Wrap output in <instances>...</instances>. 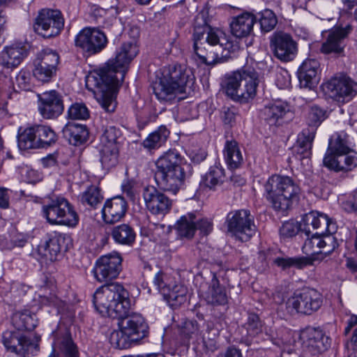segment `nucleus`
I'll return each mask as SVG.
<instances>
[{
	"label": "nucleus",
	"mask_w": 357,
	"mask_h": 357,
	"mask_svg": "<svg viewBox=\"0 0 357 357\" xmlns=\"http://www.w3.org/2000/svg\"><path fill=\"white\" fill-rule=\"evenodd\" d=\"M255 22L253 15L245 13L234 18L230 24L232 34L236 38L248 36L252 31Z\"/></svg>",
	"instance_id": "30"
},
{
	"label": "nucleus",
	"mask_w": 357,
	"mask_h": 357,
	"mask_svg": "<svg viewBox=\"0 0 357 357\" xmlns=\"http://www.w3.org/2000/svg\"><path fill=\"white\" fill-rule=\"evenodd\" d=\"M40 112H63V101L61 95L55 90L38 94Z\"/></svg>",
	"instance_id": "28"
},
{
	"label": "nucleus",
	"mask_w": 357,
	"mask_h": 357,
	"mask_svg": "<svg viewBox=\"0 0 357 357\" xmlns=\"http://www.w3.org/2000/svg\"><path fill=\"white\" fill-rule=\"evenodd\" d=\"M336 238L331 235H326L321 236V245L319 249L321 252L319 253L324 255H329L337 247Z\"/></svg>",
	"instance_id": "54"
},
{
	"label": "nucleus",
	"mask_w": 357,
	"mask_h": 357,
	"mask_svg": "<svg viewBox=\"0 0 357 357\" xmlns=\"http://www.w3.org/2000/svg\"><path fill=\"white\" fill-rule=\"evenodd\" d=\"M196 230L198 229L204 235H208L213 229V224L207 218L195 219Z\"/></svg>",
	"instance_id": "60"
},
{
	"label": "nucleus",
	"mask_w": 357,
	"mask_h": 357,
	"mask_svg": "<svg viewBox=\"0 0 357 357\" xmlns=\"http://www.w3.org/2000/svg\"><path fill=\"white\" fill-rule=\"evenodd\" d=\"M64 26V19L59 10L49 8L39 11L35 20V31L45 38L58 36Z\"/></svg>",
	"instance_id": "11"
},
{
	"label": "nucleus",
	"mask_w": 357,
	"mask_h": 357,
	"mask_svg": "<svg viewBox=\"0 0 357 357\" xmlns=\"http://www.w3.org/2000/svg\"><path fill=\"white\" fill-rule=\"evenodd\" d=\"M323 296L312 288H303L288 298L286 306L290 314L301 313L310 315L322 305Z\"/></svg>",
	"instance_id": "9"
},
{
	"label": "nucleus",
	"mask_w": 357,
	"mask_h": 357,
	"mask_svg": "<svg viewBox=\"0 0 357 357\" xmlns=\"http://www.w3.org/2000/svg\"><path fill=\"white\" fill-rule=\"evenodd\" d=\"M206 326V332L208 335V339L213 340L219 335V329L215 327V324L213 321H207Z\"/></svg>",
	"instance_id": "63"
},
{
	"label": "nucleus",
	"mask_w": 357,
	"mask_h": 357,
	"mask_svg": "<svg viewBox=\"0 0 357 357\" xmlns=\"http://www.w3.org/2000/svg\"><path fill=\"white\" fill-rule=\"evenodd\" d=\"M302 230L307 236L312 234L311 228L313 229H319L320 234L328 232L332 234L335 232L336 227L328 217L317 211H311L305 214L302 219Z\"/></svg>",
	"instance_id": "17"
},
{
	"label": "nucleus",
	"mask_w": 357,
	"mask_h": 357,
	"mask_svg": "<svg viewBox=\"0 0 357 357\" xmlns=\"http://www.w3.org/2000/svg\"><path fill=\"white\" fill-rule=\"evenodd\" d=\"M224 33L208 25L206 14L199 13L194 20L193 49L201 61L213 65L221 60L222 43L220 40Z\"/></svg>",
	"instance_id": "4"
},
{
	"label": "nucleus",
	"mask_w": 357,
	"mask_h": 357,
	"mask_svg": "<svg viewBox=\"0 0 357 357\" xmlns=\"http://www.w3.org/2000/svg\"><path fill=\"white\" fill-rule=\"evenodd\" d=\"M93 303L102 316L121 320L119 326H121L135 342L147 336L148 326L142 315L129 314L131 306L129 292L122 284L99 287L93 294Z\"/></svg>",
	"instance_id": "2"
},
{
	"label": "nucleus",
	"mask_w": 357,
	"mask_h": 357,
	"mask_svg": "<svg viewBox=\"0 0 357 357\" xmlns=\"http://www.w3.org/2000/svg\"><path fill=\"white\" fill-rule=\"evenodd\" d=\"M40 337L34 335L33 337L21 335L16 332L7 331L3 335V344L6 349L20 357L33 355L39 350Z\"/></svg>",
	"instance_id": "14"
},
{
	"label": "nucleus",
	"mask_w": 357,
	"mask_h": 357,
	"mask_svg": "<svg viewBox=\"0 0 357 357\" xmlns=\"http://www.w3.org/2000/svg\"><path fill=\"white\" fill-rule=\"evenodd\" d=\"M25 47L20 43H15L3 47L0 52V66L6 69L17 67L26 56Z\"/></svg>",
	"instance_id": "23"
},
{
	"label": "nucleus",
	"mask_w": 357,
	"mask_h": 357,
	"mask_svg": "<svg viewBox=\"0 0 357 357\" xmlns=\"http://www.w3.org/2000/svg\"><path fill=\"white\" fill-rule=\"evenodd\" d=\"M59 54L51 49L43 50L38 56L36 63L50 67L52 69H56L59 63Z\"/></svg>",
	"instance_id": "47"
},
{
	"label": "nucleus",
	"mask_w": 357,
	"mask_h": 357,
	"mask_svg": "<svg viewBox=\"0 0 357 357\" xmlns=\"http://www.w3.org/2000/svg\"><path fill=\"white\" fill-rule=\"evenodd\" d=\"M342 206L345 211L357 214V190L353 192L348 199L342 202Z\"/></svg>",
	"instance_id": "59"
},
{
	"label": "nucleus",
	"mask_w": 357,
	"mask_h": 357,
	"mask_svg": "<svg viewBox=\"0 0 357 357\" xmlns=\"http://www.w3.org/2000/svg\"><path fill=\"white\" fill-rule=\"evenodd\" d=\"M181 334L188 340L195 339L204 340V335L200 330L199 325L196 320L183 319L178 325Z\"/></svg>",
	"instance_id": "39"
},
{
	"label": "nucleus",
	"mask_w": 357,
	"mask_h": 357,
	"mask_svg": "<svg viewBox=\"0 0 357 357\" xmlns=\"http://www.w3.org/2000/svg\"><path fill=\"white\" fill-rule=\"evenodd\" d=\"M259 24L264 32H268L274 29L278 23L275 13L269 9H266L260 13Z\"/></svg>",
	"instance_id": "50"
},
{
	"label": "nucleus",
	"mask_w": 357,
	"mask_h": 357,
	"mask_svg": "<svg viewBox=\"0 0 357 357\" xmlns=\"http://www.w3.org/2000/svg\"><path fill=\"white\" fill-rule=\"evenodd\" d=\"M348 31L345 29H336L331 31L322 44L321 52L324 54H341L344 48V40Z\"/></svg>",
	"instance_id": "25"
},
{
	"label": "nucleus",
	"mask_w": 357,
	"mask_h": 357,
	"mask_svg": "<svg viewBox=\"0 0 357 357\" xmlns=\"http://www.w3.org/2000/svg\"><path fill=\"white\" fill-rule=\"evenodd\" d=\"M274 55L282 61L294 59L297 52V44L292 37L287 33H278L271 40Z\"/></svg>",
	"instance_id": "19"
},
{
	"label": "nucleus",
	"mask_w": 357,
	"mask_h": 357,
	"mask_svg": "<svg viewBox=\"0 0 357 357\" xmlns=\"http://www.w3.org/2000/svg\"><path fill=\"white\" fill-rule=\"evenodd\" d=\"M187 289L181 284H174L165 289L163 296L172 308H176L186 301Z\"/></svg>",
	"instance_id": "35"
},
{
	"label": "nucleus",
	"mask_w": 357,
	"mask_h": 357,
	"mask_svg": "<svg viewBox=\"0 0 357 357\" xmlns=\"http://www.w3.org/2000/svg\"><path fill=\"white\" fill-rule=\"evenodd\" d=\"M17 142L19 148L22 150L38 149L35 127L28 128L19 134Z\"/></svg>",
	"instance_id": "44"
},
{
	"label": "nucleus",
	"mask_w": 357,
	"mask_h": 357,
	"mask_svg": "<svg viewBox=\"0 0 357 357\" xmlns=\"http://www.w3.org/2000/svg\"><path fill=\"white\" fill-rule=\"evenodd\" d=\"M134 186L135 182L132 180L124 181L121 185L123 192L125 193L131 200H134L135 198Z\"/></svg>",
	"instance_id": "61"
},
{
	"label": "nucleus",
	"mask_w": 357,
	"mask_h": 357,
	"mask_svg": "<svg viewBox=\"0 0 357 357\" xmlns=\"http://www.w3.org/2000/svg\"><path fill=\"white\" fill-rule=\"evenodd\" d=\"M205 300L213 305H223L227 303V296L224 286L220 284L216 274L212 273V278L205 292Z\"/></svg>",
	"instance_id": "27"
},
{
	"label": "nucleus",
	"mask_w": 357,
	"mask_h": 357,
	"mask_svg": "<svg viewBox=\"0 0 357 357\" xmlns=\"http://www.w3.org/2000/svg\"><path fill=\"white\" fill-rule=\"evenodd\" d=\"M249 337H255L262 331V324L259 316L255 313H250L247 322L243 325Z\"/></svg>",
	"instance_id": "49"
},
{
	"label": "nucleus",
	"mask_w": 357,
	"mask_h": 357,
	"mask_svg": "<svg viewBox=\"0 0 357 357\" xmlns=\"http://www.w3.org/2000/svg\"><path fill=\"white\" fill-rule=\"evenodd\" d=\"M323 234L316 231L312 235L311 238L307 236L303 246V252L307 255L319 254L321 252L319 245H321V236Z\"/></svg>",
	"instance_id": "48"
},
{
	"label": "nucleus",
	"mask_w": 357,
	"mask_h": 357,
	"mask_svg": "<svg viewBox=\"0 0 357 357\" xmlns=\"http://www.w3.org/2000/svg\"><path fill=\"white\" fill-rule=\"evenodd\" d=\"M97 149L99 152L100 161L103 168L109 169L117 164L119 156L118 146L98 145Z\"/></svg>",
	"instance_id": "38"
},
{
	"label": "nucleus",
	"mask_w": 357,
	"mask_h": 357,
	"mask_svg": "<svg viewBox=\"0 0 357 357\" xmlns=\"http://www.w3.org/2000/svg\"><path fill=\"white\" fill-rule=\"evenodd\" d=\"M137 53L135 43H124L116 51L115 58L109 59L105 66L86 77L87 88H96V99L106 112L115 111L117 105L116 96L121 82L124 79L129 63Z\"/></svg>",
	"instance_id": "1"
},
{
	"label": "nucleus",
	"mask_w": 357,
	"mask_h": 357,
	"mask_svg": "<svg viewBox=\"0 0 357 357\" xmlns=\"http://www.w3.org/2000/svg\"><path fill=\"white\" fill-rule=\"evenodd\" d=\"M265 107L272 112H291L294 109L289 102L282 99L272 100Z\"/></svg>",
	"instance_id": "55"
},
{
	"label": "nucleus",
	"mask_w": 357,
	"mask_h": 357,
	"mask_svg": "<svg viewBox=\"0 0 357 357\" xmlns=\"http://www.w3.org/2000/svg\"><path fill=\"white\" fill-rule=\"evenodd\" d=\"M121 263L122 258L117 252L103 255L96 261L93 273L98 282L105 283L100 287L111 284H120L117 282H109L119 276L122 270Z\"/></svg>",
	"instance_id": "12"
},
{
	"label": "nucleus",
	"mask_w": 357,
	"mask_h": 357,
	"mask_svg": "<svg viewBox=\"0 0 357 357\" xmlns=\"http://www.w3.org/2000/svg\"><path fill=\"white\" fill-rule=\"evenodd\" d=\"M143 197L147 208L153 214H165L172 207V201L169 198L153 186H146L144 188Z\"/></svg>",
	"instance_id": "18"
},
{
	"label": "nucleus",
	"mask_w": 357,
	"mask_h": 357,
	"mask_svg": "<svg viewBox=\"0 0 357 357\" xmlns=\"http://www.w3.org/2000/svg\"><path fill=\"white\" fill-rule=\"evenodd\" d=\"M315 132L310 128L304 129L298 134L296 143L293 147L294 154L297 158L302 160L310 157Z\"/></svg>",
	"instance_id": "26"
},
{
	"label": "nucleus",
	"mask_w": 357,
	"mask_h": 357,
	"mask_svg": "<svg viewBox=\"0 0 357 357\" xmlns=\"http://www.w3.org/2000/svg\"><path fill=\"white\" fill-rule=\"evenodd\" d=\"M64 237L61 234L53 233L47 236L45 242L39 245V250L51 261L56 259L61 250Z\"/></svg>",
	"instance_id": "31"
},
{
	"label": "nucleus",
	"mask_w": 357,
	"mask_h": 357,
	"mask_svg": "<svg viewBox=\"0 0 357 357\" xmlns=\"http://www.w3.org/2000/svg\"><path fill=\"white\" fill-rule=\"evenodd\" d=\"M273 262L283 270L290 268L302 269L311 264V261L305 257H277Z\"/></svg>",
	"instance_id": "43"
},
{
	"label": "nucleus",
	"mask_w": 357,
	"mask_h": 357,
	"mask_svg": "<svg viewBox=\"0 0 357 357\" xmlns=\"http://www.w3.org/2000/svg\"><path fill=\"white\" fill-rule=\"evenodd\" d=\"M285 113H264V119L269 126H282L284 121V114Z\"/></svg>",
	"instance_id": "58"
},
{
	"label": "nucleus",
	"mask_w": 357,
	"mask_h": 357,
	"mask_svg": "<svg viewBox=\"0 0 357 357\" xmlns=\"http://www.w3.org/2000/svg\"><path fill=\"white\" fill-rule=\"evenodd\" d=\"M302 222L298 224L294 220H289L283 223L280 229V235L284 238H291L296 236L298 231L304 232L302 230Z\"/></svg>",
	"instance_id": "53"
},
{
	"label": "nucleus",
	"mask_w": 357,
	"mask_h": 357,
	"mask_svg": "<svg viewBox=\"0 0 357 357\" xmlns=\"http://www.w3.org/2000/svg\"><path fill=\"white\" fill-rule=\"evenodd\" d=\"M195 77L192 70L184 64L165 66L152 84L158 100H168L177 94L190 95L195 91Z\"/></svg>",
	"instance_id": "3"
},
{
	"label": "nucleus",
	"mask_w": 357,
	"mask_h": 357,
	"mask_svg": "<svg viewBox=\"0 0 357 357\" xmlns=\"http://www.w3.org/2000/svg\"><path fill=\"white\" fill-rule=\"evenodd\" d=\"M128 204L121 196L114 197L105 201L102 208V217L106 224L119 222L126 215Z\"/></svg>",
	"instance_id": "21"
},
{
	"label": "nucleus",
	"mask_w": 357,
	"mask_h": 357,
	"mask_svg": "<svg viewBox=\"0 0 357 357\" xmlns=\"http://www.w3.org/2000/svg\"><path fill=\"white\" fill-rule=\"evenodd\" d=\"M323 162L324 166L335 172L350 171L357 166V157L349 153L340 157L326 155Z\"/></svg>",
	"instance_id": "29"
},
{
	"label": "nucleus",
	"mask_w": 357,
	"mask_h": 357,
	"mask_svg": "<svg viewBox=\"0 0 357 357\" xmlns=\"http://www.w3.org/2000/svg\"><path fill=\"white\" fill-rule=\"evenodd\" d=\"M259 83V73L255 68L244 66L226 77L224 89L231 98L245 103L256 96Z\"/></svg>",
	"instance_id": "7"
},
{
	"label": "nucleus",
	"mask_w": 357,
	"mask_h": 357,
	"mask_svg": "<svg viewBox=\"0 0 357 357\" xmlns=\"http://www.w3.org/2000/svg\"><path fill=\"white\" fill-rule=\"evenodd\" d=\"M119 330H115L109 335V342L112 347L119 349L130 347L131 343L135 342L132 336L121 326Z\"/></svg>",
	"instance_id": "42"
},
{
	"label": "nucleus",
	"mask_w": 357,
	"mask_h": 357,
	"mask_svg": "<svg viewBox=\"0 0 357 357\" xmlns=\"http://www.w3.org/2000/svg\"><path fill=\"white\" fill-rule=\"evenodd\" d=\"M324 92L337 102H348L356 95L357 83L345 75L331 77L322 84Z\"/></svg>",
	"instance_id": "13"
},
{
	"label": "nucleus",
	"mask_w": 357,
	"mask_h": 357,
	"mask_svg": "<svg viewBox=\"0 0 357 357\" xmlns=\"http://www.w3.org/2000/svg\"><path fill=\"white\" fill-rule=\"evenodd\" d=\"M9 207V195L8 189L0 188V208H8Z\"/></svg>",
	"instance_id": "64"
},
{
	"label": "nucleus",
	"mask_w": 357,
	"mask_h": 357,
	"mask_svg": "<svg viewBox=\"0 0 357 357\" xmlns=\"http://www.w3.org/2000/svg\"><path fill=\"white\" fill-rule=\"evenodd\" d=\"M59 353L66 357H79L77 347L68 331L56 337L53 343V351L48 357H60Z\"/></svg>",
	"instance_id": "24"
},
{
	"label": "nucleus",
	"mask_w": 357,
	"mask_h": 357,
	"mask_svg": "<svg viewBox=\"0 0 357 357\" xmlns=\"http://www.w3.org/2000/svg\"><path fill=\"white\" fill-rule=\"evenodd\" d=\"M349 136L344 132L335 133L329 139L328 148L326 155L334 157L349 153L351 149L349 144Z\"/></svg>",
	"instance_id": "32"
},
{
	"label": "nucleus",
	"mask_w": 357,
	"mask_h": 357,
	"mask_svg": "<svg viewBox=\"0 0 357 357\" xmlns=\"http://www.w3.org/2000/svg\"><path fill=\"white\" fill-rule=\"evenodd\" d=\"M43 214L51 225L75 227L79 216L73 206L65 198L56 197L43 206Z\"/></svg>",
	"instance_id": "8"
},
{
	"label": "nucleus",
	"mask_w": 357,
	"mask_h": 357,
	"mask_svg": "<svg viewBox=\"0 0 357 357\" xmlns=\"http://www.w3.org/2000/svg\"><path fill=\"white\" fill-rule=\"evenodd\" d=\"M195 219L196 215L194 213L182 216L176 225L178 235L182 237L192 238L196 231Z\"/></svg>",
	"instance_id": "40"
},
{
	"label": "nucleus",
	"mask_w": 357,
	"mask_h": 357,
	"mask_svg": "<svg viewBox=\"0 0 357 357\" xmlns=\"http://www.w3.org/2000/svg\"><path fill=\"white\" fill-rule=\"evenodd\" d=\"M218 357H243V355L240 349L229 346L224 352L219 354Z\"/></svg>",
	"instance_id": "62"
},
{
	"label": "nucleus",
	"mask_w": 357,
	"mask_h": 357,
	"mask_svg": "<svg viewBox=\"0 0 357 357\" xmlns=\"http://www.w3.org/2000/svg\"><path fill=\"white\" fill-rule=\"evenodd\" d=\"M35 130L38 149L48 147L56 142L57 136L50 128L38 126L35 127Z\"/></svg>",
	"instance_id": "41"
},
{
	"label": "nucleus",
	"mask_w": 357,
	"mask_h": 357,
	"mask_svg": "<svg viewBox=\"0 0 357 357\" xmlns=\"http://www.w3.org/2000/svg\"><path fill=\"white\" fill-rule=\"evenodd\" d=\"M264 196L272 208L280 212L290 209L301 192L298 184L290 176L274 174L264 184Z\"/></svg>",
	"instance_id": "5"
},
{
	"label": "nucleus",
	"mask_w": 357,
	"mask_h": 357,
	"mask_svg": "<svg viewBox=\"0 0 357 357\" xmlns=\"http://www.w3.org/2000/svg\"><path fill=\"white\" fill-rule=\"evenodd\" d=\"M80 199L82 204L96 208L103 200V196L98 187L91 185L82 194Z\"/></svg>",
	"instance_id": "45"
},
{
	"label": "nucleus",
	"mask_w": 357,
	"mask_h": 357,
	"mask_svg": "<svg viewBox=\"0 0 357 357\" xmlns=\"http://www.w3.org/2000/svg\"><path fill=\"white\" fill-rule=\"evenodd\" d=\"M319 62L317 59L305 60L298 70V77L301 87L313 89L319 82Z\"/></svg>",
	"instance_id": "22"
},
{
	"label": "nucleus",
	"mask_w": 357,
	"mask_h": 357,
	"mask_svg": "<svg viewBox=\"0 0 357 357\" xmlns=\"http://www.w3.org/2000/svg\"><path fill=\"white\" fill-rule=\"evenodd\" d=\"M120 135V130L114 126L107 127L100 138L98 145L117 146V138Z\"/></svg>",
	"instance_id": "51"
},
{
	"label": "nucleus",
	"mask_w": 357,
	"mask_h": 357,
	"mask_svg": "<svg viewBox=\"0 0 357 357\" xmlns=\"http://www.w3.org/2000/svg\"><path fill=\"white\" fill-rule=\"evenodd\" d=\"M227 229L241 241H248L256 231L253 217L248 210L229 212L226 218Z\"/></svg>",
	"instance_id": "10"
},
{
	"label": "nucleus",
	"mask_w": 357,
	"mask_h": 357,
	"mask_svg": "<svg viewBox=\"0 0 357 357\" xmlns=\"http://www.w3.org/2000/svg\"><path fill=\"white\" fill-rule=\"evenodd\" d=\"M326 118H328V116L326 113H308L307 124L311 128L310 130H314L316 132L317 128Z\"/></svg>",
	"instance_id": "56"
},
{
	"label": "nucleus",
	"mask_w": 357,
	"mask_h": 357,
	"mask_svg": "<svg viewBox=\"0 0 357 357\" xmlns=\"http://www.w3.org/2000/svg\"><path fill=\"white\" fill-rule=\"evenodd\" d=\"M111 236L116 243L130 246L135 243L136 234L131 226L121 224L112 228Z\"/></svg>",
	"instance_id": "34"
},
{
	"label": "nucleus",
	"mask_w": 357,
	"mask_h": 357,
	"mask_svg": "<svg viewBox=\"0 0 357 357\" xmlns=\"http://www.w3.org/2000/svg\"><path fill=\"white\" fill-rule=\"evenodd\" d=\"M56 70L36 62L33 75L38 81L48 82L56 74Z\"/></svg>",
	"instance_id": "52"
},
{
	"label": "nucleus",
	"mask_w": 357,
	"mask_h": 357,
	"mask_svg": "<svg viewBox=\"0 0 357 357\" xmlns=\"http://www.w3.org/2000/svg\"><path fill=\"white\" fill-rule=\"evenodd\" d=\"M68 121L63 128L64 138L73 146L84 144L89 139V130L84 124L77 123V120H86L90 117V113H68Z\"/></svg>",
	"instance_id": "16"
},
{
	"label": "nucleus",
	"mask_w": 357,
	"mask_h": 357,
	"mask_svg": "<svg viewBox=\"0 0 357 357\" xmlns=\"http://www.w3.org/2000/svg\"><path fill=\"white\" fill-rule=\"evenodd\" d=\"M169 278L165 274L162 272H158L154 278L153 282L157 287L159 291L163 295V292L165 289H168L172 285L169 282Z\"/></svg>",
	"instance_id": "57"
},
{
	"label": "nucleus",
	"mask_w": 357,
	"mask_h": 357,
	"mask_svg": "<svg viewBox=\"0 0 357 357\" xmlns=\"http://www.w3.org/2000/svg\"><path fill=\"white\" fill-rule=\"evenodd\" d=\"M224 152L226 162L230 169H236L241 165L243 155L235 140H227Z\"/></svg>",
	"instance_id": "36"
},
{
	"label": "nucleus",
	"mask_w": 357,
	"mask_h": 357,
	"mask_svg": "<svg viewBox=\"0 0 357 357\" xmlns=\"http://www.w3.org/2000/svg\"><path fill=\"white\" fill-rule=\"evenodd\" d=\"M225 171L220 166L214 165L210 167L209 171L203 178V183L209 188H213L222 182Z\"/></svg>",
	"instance_id": "46"
},
{
	"label": "nucleus",
	"mask_w": 357,
	"mask_h": 357,
	"mask_svg": "<svg viewBox=\"0 0 357 357\" xmlns=\"http://www.w3.org/2000/svg\"><path fill=\"white\" fill-rule=\"evenodd\" d=\"M75 45L89 54L100 52L107 44L105 34L98 29L84 28L76 36Z\"/></svg>",
	"instance_id": "15"
},
{
	"label": "nucleus",
	"mask_w": 357,
	"mask_h": 357,
	"mask_svg": "<svg viewBox=\"0 0 357 357\" xmlns=\"http://www.w3.org/2000/svg\"><path fill=\"white\" fill-rule=\"evenodd\" d=\"M155 179L165 190L176 193L183 185L185 172L183 158L176 150H169L155 162Z\"/></svg>",
	"instance_id": "6"
},
{
	"label": "nucleus",
	"mask_w": 357,
	"mask_h": 357,
	"mask_svg": "<svg viewBox=\"0 0 357 357\" xmlns=\"http://www.w3.org/2000/svg\"><path fill=\"white\" fill-rule=\"evenodd\" d=\"M12 323L18 331H32L36 327L38 320L35 314L24 310L13 314Z\"/></svg>",
	"instance_id": "33"
},
{
	"label": "nucleus",
	"mask_w": 357,
	"mask_h": 357,
	"mask_svg": "<svg viewBox=\"0 0 357 357\" xmlns=\"http://www.w3.org/2000/svg\"><path fill=\"white\" fill-rule=\"evenodd\" d=\"M169 135V131L165 126H160L148 135L143 141L142 146L149 151L158 149L166 142Z\"/></svg>",
	"instance_id": "37"
},
{
	"label": "nucleus",
	"mask_w": 357,
	"mask_h": 357,
	"mask_svg": "<svg viewBox=\"0 0 357 357\" xmlns=\"http://www.w3.org/2000/svg\"><path fill=\"white\" fill-rule=\"evenodd\" d=\"M304 344L314 354L326 351L331 344V340L319 328L307 327L301 333Z\"/></svg>",
	"instance_id": "20"
}]
</instances>
